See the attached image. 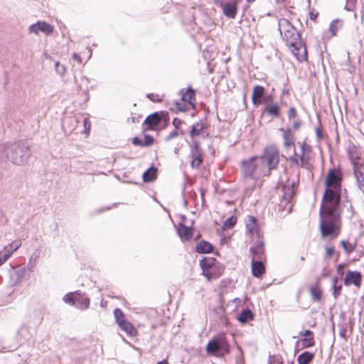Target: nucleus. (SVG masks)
I'll return each mask as SVG.
<instances>
[{"label":"nucleus","mask_w":364,"mask_h":364,"mask_svg":"<svg viewBox=\"0 0 364 364\" xmlns=\"http://www.w3.org/2000/svg\"><path fill=\"white\" fill-rule=\"evenodd\" d=\"M301 122L299 120L294 121L293 122V129L297 130L300 128Z\"/></svg>","instance_id":"69168bd1"},{"label":"nucleus","mask_w":364,"mask_h":364,"mask_svg":"<svg viewBox=\"0 0 364 364\" xmlns=\"http://www.w3.org/2000/svg\"><path fill=\"white\" fill-rule=\"evenodd\" d=\"M343 26V21L338 18L334 19L331 21L329 26V31L332 36H336L338 32V29L341 28Z\"/></svg>","instance_id":"e433bc0d"},{"label":"nucleus","mask_w":364,"mask_h":364,"mask_svg":"<svg viewBox=\"0 0 364 364\" xmlns=\"http://www.w3.org/2000/svg\"><path fill=\"white\" fill-rule=\"evenodd\" d=\"M301 153H304V156L306 151H311V146H306V143L304 142L301 145Z\"/></svg>","instance_id":"e2e57ef3"},{"label":"nucleus","mask_w":364,"mask_h":364,"mask_svg":"<svg viewBox=\"0 0 364 364\" xmlns=\"http://www.w3.org/2000/svg\"><path fill=\"white\" fill-rule=\"evenodd\" d=\"M287 115L289 119H294L297 115L296 108L291 107L288 110Z\"/></svg>","instance_id":"4d7b16f0"},{"label":"nucleus","mask_w":364,"mask_h":364,"mask_svg":"<svg viewBox=\"0 0 364 364\" xmlns=\"http://www.w3.org/2000/svg\"><path fill=\"white\" fill-rule=\"evenodd\" d=\"M190 156L191 168H198L203 161V150L198 140H193V143L191 145Z\"/></svg>","instance_id":"9b49d317"},{"label":"nucleus","mask_w":364,"mask_h":364,"mask_svg":"<svg viewBox=\"0 0 364 364\" xmlns=\"http://www.w3.org/2000/svg\"><path fill=\"white\" fill-rule=\"evenodd\" d=\"M10 247L11 249V251H10L11 253L16 250L21 245V243L18 241L14 242L13 243L10 244Z\"/></svg>","instance_id":"0e129e2a"},{"label":"nucleus","mask_w":364,"mask_h":364,"mask_svg":"<svg viewBox=\"0 0 364 364\" xmlns=\"http://www.w3.org/2000/svg\"><path fill=\"white\" fill-rule=\"evenodd\" d=\"M215 262V257H203L199 262L200 267L202 269V274L205 277L209 275V271L211 269L212 266Z\"/></svg>","instance_id":"b1692460"},{"label":"nucleus","mask_w":364,"mask_h":364,"mask_svg":"<svg viewBox=\"0 0 364 364\" xmlns=\"http://www.w3.org/2000/svg\"><path fill=\"white\" fill-rule=\"evenodd\" d=\"M237 4L233 3L220 6L223 10V14L228 18H234L237 12Z\"/></svg>","instance_id":"a878e982"},{"label":"nucleus","mask_w":364,"mask_h":364,"mask_svg":"<svg viewBox=\"0 0 364 364\" xmlns=\"http://www.w3.org/2000/svg\"><path fill=\"white\" fill-rule=\"evenodd\" d=\"M343 173L339 168H331L325 179V191L321 203L341 205L342 203L341 182Z\"/></svg>","instance_id":"7ed1b4c3"},{"label":"nucleus","mask_w":364,"mask_h":364,"mask_svg":"<svg viewBox=\"0 0 364 364\" xmlns=\"http://www.w3.org/2000/svg\"><path fill=\"white\" fill-rule=\"evenodd\" d=\"M300 166L306 169H310L312 166L309 162V156L306 154L304 156V153L300 155Z\"/></svg>","instance_id":"58836bf2"},{"label":"nucleus","mask_w":364,"mask_h":364,"mask_svg":"<svg viewBox=\"0 0 364 364\" xmlns=\"http://www.w3.org/2000/svg\"><path fill=\"white\" fill-rule=\"evenodd\" d=\"M245 228L246 232L252 236L256 235L257 237H260V231L257 225V220L255 217L252 215L247 216L245 219Z\"/></svg>","instance_id":"dca6fc26"},{"label":"nucleus","mask_w":364,"mask_h":364,"mask_svg":"<svg viewBox=\"0 0 364 364\" xmlns=\"http://www.w3.org/2000/svg\"><path fill=\"white\" fill-rule=\"evenodd\" d=\"M154 138L149 134H145L144 139H143V144L144 147H149L154 144Z\"/></svg>","instance_id":"37998d69"},{"label":"nucleus","mask_w":364,"mask_h":364,"mask_svg":"<svg viewBox=\"0 0 364 364\" xmlns=\"http://www.w3.org/2000/svg\"><path fill=\"white\" fill-rule=\"evenodd\" d=\"M183 122L179 118L175 117L172 121V124L174 126L176 129H178L179 127L182 124Z\"/></svg>","instance_id":"052dcab7"},{"label":"nucleus","mask_w":364,"mask_h":364,"mask_svg":"<svg viewBox=\"0 0 364 364\" xmlns=\"http://www.w3.org/2000/svg\"><path fill=\"white\" fill-rule=\"evenodd\" d=\"M206 126L204 123L202 122L201 120L193 124L191 126V129L190 130V136L191 137V142L193 143V140H198L196 136H204V132L206 129Z\"/></svg>","instance_id":"6ab92c4d"},{"label":"nucleus","mask_w":364,"mask_h":364,"mask_svg":"<svg viewBox=\"0 0 364 364\" xmlns=\"http://www.w3.org/2000/svg\"><path fill=\"white\" fill-rule=\"evenodd\" d=\"M36 316L35 318L34 323L36 325H39L41 323V322L43 319V313L42 312V311L41 309L36 310Z\"/></svg>","instance_id":"8fccbe9b"},{"label":"nucleus","mask_w":364,"mask_h":364,"mask_svg":"<svg viewBox=\"0 0 364 364\" xmlns=\"http://www.w3.org/2000/svg\"><path fill=\"white\" fill-rule=\"evenodd\" d=\"M179 135V132L177 129L170 132L169 134L166 137V141H170L173 138L177 137Z\"/></svg>","instance_id":"13d9d810"},{"label":"nucleus","mask_w":364,"mask_h":364,"mask_svg":"<svg viewBox=\"0 0 364 364\" xmlns=\"http://www.w3.org/2000/svg\"><path fill=\"white\" fill-rule=\"evenodd\" d=\"M240 0H215V4L219 6H223L229 4L238 3Z\"/></svg>","instance_id":"864d4df0"},{"label":"nucleus","mask_w":364,"mask_h":364,"mask_svg":"<svg viewBox=\"0 0 364 364\" xmlns=\"http://www.w3.org/2000/svg\"><path fill=\"white\" fill-rule=\"evenodd\" d=\"M345 267H346V264H344V263H341V264H338L337 267V272L338 274L341 275V277H342L345 273Z\"/></svg>","instance_id":"680f3d73"},{"label":"nucleus","mask_w":364,"mask_h":364,"mask_svg":"<svg viewBox=\"0 0 364 364\" xmlns=\"http://www.w3.org/2000/svg\"><path fill=\"white\" fill-rule=\"evenodd\" d=\"M30 33L38 34L39 31L50 35L53 32V27L46 21H38L28 27Z\"/></svg>","instance_id":"4468645a"},{"label":"nucleus","mask_w":364,"mask_h":364,"mask_svg":"<svg viewBox=\"0 0 364 364\" xmlns=\"http://www.w3.org/2000/svg\"><path fill=\"white\" fill-rule=\"evenodd\" d=\"M31 155L30 144L26 140L0 145L1 161H9L15 165L21 166L27 163Z\"/></svg>","instance_id":"f03ea898"},{"label":"nucleus","mask_w":364,"mask_h":364,"mask_svg":"<svg viewBox=\"0 0 364 364\" xmlns=\"http://www.w3.org/2000/svg\"><path fill=\"white\" fill-rule=\"evenodd\" d=\"M266 92L265 88L262 85H257L253 87L251 100L254 106L261 105V100Z\"/></svg>","instance_id":"a211bd4d"},{"label":"nucleus","mask_w":364,"mask_h":364,"mask_svg":"<svg viewBox=\"0 0 364 364\" xmlns=\"http://www.w3.org/2000/svg\"><path fill=\"white\" fill-rule=\"evenodd\" d=\"M118 325L122 330L127 333V335L130 336H134L136 335L137 331L135 327L127 320L120 321Z\"/></svg>","instance_id":"c756f323"},{"label":"nucleus","mask_w":364,"mask_h":364,"mask_svg":"<svg viewBox=\"0 0 364 364\" xmlns=\"http://www.w3.org/2000/svg\"><path fill=\"white\" fill-rule=\"evenodd\" d=\"M309 290L312 300L316 302L321 301L322 297L321 289L316 285L311 287Z\"/></svg>","instance_id":"f704fd0d"},{"label":"nucleus","mask_w":364,"mask_h":364,"mask_svg":"<svg viewBox=\"0 0 364 364\" xmlns=\"http://www.w3.org/2000/svg\"><path fill=\"white\" fill-rule=\"evenodd\" d=\"M281 131L283 132V139H284V145L286 148H289L291 146H294V136L291 132L290 128H287L286 129H281Z\"/></svg>","instance_id":"c85d7f7f"},{"label":"nucleus","mask_w":364,"mask_h":364,"mask_svg":"<svg viewBox=\"0 0 364 364\" xmlns=\"http://www.w3.org/2000/svg\"><path fill=\"white\" fill-rule=\"evenodd\" d=\"M236 217H235L234 215H231L224 221L222 228L223 230L231 229L236 224Z\"/></svg>","instance_id":"4c0bfd02"},{"label":"nucleus","mask_w":364,"mask_h":364,"mask_svg":"<svg viewBox=\"0 0 364 364\" xmlns=\"http://www.w3.org/2000/svg\"><path fill=\"white\" fill-rule=\"evenodd\" d=\"M356 0H346L344 9L348 11H352L355 7Z\"/></svg>","instance_id":"de8ad7c7"},{"label":"nucleus","mask_w":364,"mask_h":364,"mask_svg":"<svg viewBox=\"0 0 364 364\" xmlns=\"http://www.w3.org/2000/svg\"><path fill=\"white\" fill-rule=\"evenodd\" d=\"M224 269L225 266L215 259V262L212 266L211 269L209 271V275L205 277L208 281H210L213 279L219 278L223 274Z\"/></svg>","instance_id":"5701e85b"},{"label":"nucleus","mask_w":364,"mask_h":364,"mask_svg":"<svg viewBox=\"0 0 364 364\" xmlns=\"http://www.w3.org/2000/svg\"><path fill=\"white\" fill-rule=\"evenodd\" d=\"M318 16V12L314 13V11H311L309 13V18L312 21H315L317 18Z\"/></svg>","instance_id":"338daca9"},{"label":"nucleus","mask_w":364,"mask_h":364,"mask_svg":"<svg viewBox=\"0 0 364 364\" xmlns=\"http://www.w3.org/2000/svg\"><path fill=\"white\" fill-rule=\"evenodd\" d=\"M334 254H336L334 247L332 246V247H326V256H325L326 259L332 257Z\"/></svg>","instance_id":"6e6d98bb"},{"label":"nucleus","mask_w":364,"mask_h":364,"mask_svg":"<svg viewBox=\"0 0 364 364\" xmlns=\"http://www.w3.org/2000/svg\"><path fill=\"white\" fill-rule=\"evenodd\" d=\"M338 282H339V279L338 277H334L333 278L332 289H333V296L335 299H337L338 297L340 296L341 291L343 288L342 284H338Z\"/></svg>","instance_id":"c9c22d12"},{"label":"nucleus","mask_w":364,"mask_h":364,"mask_svg":"<svg viewBox=\"0 0 364 364\" xmlns=\"http://www.w3.org/2000/svg\"><path fill=\"white\" fill-rule=\"evenodd\" d=\"M273 95L266 92L261 100V104H264L265 106H267V105L273 103Z\"/></svg>","instance_id":"a18cd8bd"},{"label":"nucleus","mask_w":364,"mask_h":364,"mask_svg":"<svg viewBox=\"0 0 364 364\" xmlns=\"http://www.w3.org/2000/svg\"><path fill=\"white\" fill-rule=\"evenodd\" d=\"M132 143L135 146L144 147L143 139L139 136H134L132 140Z\"/></svg>","instance_id":"5fc2aeb1"},{"label":"nucleus","mask_w":364,"mask_h":364,"mask_svg":"<svg viewBox=\"0 0 364 364\" xmlns=\"http://www.w3.org/2000/svg\"><path fill=\"white\" fill-rule=\"evenodd\" d=\"M293 28H294V27L288 20L282 18L279 21V30L281 35L285 34L291 30H293Z\"/></svg>","instance_id":"72a5a7b5"},{"label":"nucleus","mask_w":364,"mask_h":364,"mask_svg":"<svg viewBox=\"0 0 364 364\" xmlns=\"http://www.w3.org/2000/svg\"><path fill=\"white\" fill-rule=\"evenodd\" d=\"M84 132L87 134L90 133L91 128V122L87 118L83 119Z\"/></svg>","instance_id":"603ef678"},{"label":"nucleus","mask_w":364,"mask_h":364,"mask_svg":"<svg viewBox=\"0 0 364 364\" xmlns=\"http://www.w3.org/2000/svg\"><path fill=\"white\" fill-rule=\"evenodd\" d=\"M55 69L58 74L60 76H63L65 73V67L63 65L60 64L59 62H56L55 64Z\"/></svg>","instance_id":"49530a36"},{"label":"nucleus","mask_w":364,"mask_h":364,"mask_svg":"<svg viewBox=\"0 0 364 364\" xmlns=\"http://www.w3.org/2000/svg\"><path fill=\"white\" fill-rule=\"evenodd\" d=\"M353 165L358 188L364 193V162L353 161Z\"/></svg>","instance_id":"f8f14e48"},{"label":"nucleus","mask_w":364,"mask_h":364,"mask_svg":"<svg viewBox=\"0 0 364 364\" xmlns=\"http://www.w3.org/2000/svg\"><path fill=\"white\" fill-rule=\"evenodd\" d=\"M318 122L319 125L315 129V132L317 139L321 140L324 138V134L322 131L321 122L319 116H318Z\"/></svg>","instance_id":"79ce46f5"},{"label":"nucleus","mask_w":364,"mask_h":364,"mask_svg":"<svg viewBox=\"0 0 364 364\" xmlns=\"http://www.w3.org/2000/svg\"><path fill=\"white\" fill-rule=\"evenodd\" d=\"M299 336H302L301 341L302 342L301 348H307L314 346V333L309 329H306L299 333Z\"/></svg>","instance_id":"412c9836"},{"label":"nucleus","mask_w":364,"mask_h":364,"mask_svg":"<svg viewBox=\"0 0 364 364\" xmlns=\"http://www.w3.org/2000/svg\"><path fill=\"white\" fill-rule=\"evenodd\" d=\"M314 353L310 351H304L299 355L297 362L299 364H309L314 358Z\"/></svg>","instance_id":"473e14b6"},{"label":"nucleus","mask_w":364,"mask_h":364,"mask_svg":"<svg viewBox=\"0 0 364 364\" xmlns=\"http://www.w3.org/2000/svg\"><path fill=\"white\" fill-rule=\"evenodd\" d=\"M181 95V100L183 102H188L189 105L195 108L196 106V90L192 88L191 86H188L187 90L185 91L184 89L180 90Z\"/></svg>","instance_id":"f3484780"},{"label":"nucleus","mask_w":364,"mask_h":364,"mask_svg":"<svg viewBox=\"0 0 364 364\" xmlns=\"http://www.w3.org/2000/svg\"><path fill=\"white\" fill-rule=\"evenodd\" d=\"M289 159L293 164L297 166H300V157H297V154L296 152L295 148L294 149V155L289 156Z\"/></svg>","instance_id":"09e8293b"},{"label":"nucleus","mask_w":364,"mask_h":364,"mask_svg":"<svg viewBox=\"0 0 364 364\" xmlns=\"http://www.w3.org/2000/svg\"><path fill=\"white\" fill-rule=\"evenodd\" d=\"M205 350L209 355L221 358L229 353L230 345L225 336H218L209 341Z\"/></svg>","instance_id":"423d86ee"},{"label":"nucleus","mask_w":364,"mask_h":364,"mask_svg":"<svg viewBox=\"0 0 364 364\" xmlns=\"http://www.w3.org/2000/svg\"><path fill=\"white\" fill-rule=\"evenodd\" d=\"M73 58L77 61L80 64L82 63V58L80 57V55L77 53H73Z\"/></svg>","instance_id":"774afa93"},{"label":"nucleus","mask_w":364,"mask_h":364,"mask_svg":"<svg viewBox=\"0 0 364 364\" xmlns=\"http://www.w3.org/2000/svg\"><path fill=\"white\" fill-rule=\"evenodd\" d=\"M16 279V282H21V280L23 279V277L25 275V269H17L14 273Z\"/></svg>","instance_id":"3c124183"},{"label":"nucleus","mask_w":364,"mask_h":364,"mask_svg":"<svg viewBox=\"0 0 364 364\" xmlns=\"http://www.w3.org/2000/svg\"><path fill=\"white\" fill-rule=\"evenodd\" d=\"M157 176V168L152 166L149 167L142 175L144 182L150 183L156 178Z\"/></svg>","instance_id":"7c9ffc66"},{"label":"nucleus","mask_w":364,"mask_h":364,"mask_svg":"<svg viewBox=\"0 0 364 364\" xmlns=\"http://www.w3.org/2000/svg\"><path fill=\"white\" fill-rule=\"evenodd\" d=\"M263 113H266L272 118L279 119L281 117V107L277 103L267 105L264 107Z\"/></svg>","instance_id":"393cba45"},{"label":"nucleus","mask_w":364,"mask_h":364,"mask_svg":"<svg viewBox=\"0 0 364 364\" xmlns=\"http://www.w3.org/2000/svg\"><path fill=\"white\" fill-rule=\"evenodd\" d=\"M258 160L259 156H255L247 160L242 161L240 169L241 173L245 178H249L254 180L259 178V176L255 173L257 166L256 161Z\"/></svg>","instance_id":"9d476101"},{"label":"nucleus","mask_w":364,"mask_h":364,"mask_svg":"<svg viewBox=\"0 0 364 364\" xmlns=\"http://www.w3.org/2000/svg\"><path fill=\"white\" fill-rule=\"evenodd\" d=\"M259 160L262 164H266L268 168L267 176L272 170H274L279 162V151L274 145L267 146L263 151V154L259 157Z\"/></svg>","instance_id":"6e6552de"},{"label":"nucleus","mask_w":364,"mask_h":364,"mask_svg":"<svg viewBox=\"0 0 364 364\" xmlns=\"http://www.w3.org/2000/svg\"><path fill=\"white\" fill-rule=\"evenodd\" d=\"M341 205H325L321 203L319 210L320 231L323 237L335 239L340 233Z\"/></svg>","instance_id":"f257e3e1"},{"label":"nucleus","mask_w":364,"mask_h":364,"mask_svg":"<svg viewBox=\"0 0 364 364\" xmlns=\"http://www.w3.org/2000/svg\"><path fill=\"white\" fill-rule=\"evenodd\" d=\"M282 39L286 42L293 55L300 61L307 60V51L305 44L301 41L299 33L294 28L293 30L282 35Z\"/></svg>","instance_id":"20e7f679"},{"label":"nucleus","mask_w":364,"mask_h":364,"mask_svg":"<svg viewBox=\"0 0 364 364\" xmlns=\"http://www.w3.org/2000/svg\"><path fill=\"white\" fill-rule=\"evenodd\" d=\"M11 252L10 250H4L0 252V266L4 264L11 256Z\"/></svg>","instance_id":"c03bdc74"},{"label":"nucleus","mask_w":364,"mask_h":364,"mask_svg":"<svg viewBox=\"0 0 364 364\" xmlns=\"http://www.w3.org/2000/svg\"><path fill=\"white\" fill-rule=\"evenodd\" d=\"M177 233L182 241H188L193 237V229L188 227L183 222L178 223Z\"/></svg>","instance_id":"aec40b11"},{"label":"nucleus","mask_w":364,"mask_h":364,"mask_svg":"<svg viewBox=\"0 0 364 364\" xmlns=\"http://www.w3.org/2000/svg\"><path fill=\"white\" fill-rule=\"evenodd\" d=\"M252 259L265 260L264 242L262 240H257L250 249Z\"/></svg>","instance_id":"ddd939ff"},{"label":"nucleus","mask_w":364,"mask_h":364,"mask_svg":"<svg viewBox=\"0 0 364 364\" xmlns=\"http://www.w3.org/2000/svg\"><path fill=\"white\" fill-rule=\"evenodd\" d=\"M237 318L240 323L245 324L254 319V314L249 308H244L238 314Z\"/></svg>","instance_id":"cd10ccee"},{"label":"nucleus","mask_w":364,"mask_h":364,"mask_svg":"<svg viewBox=\"0 0 364 364\" xmlns=\"http://www.w3.org/2000/svg\"><path fill=\"white\" fill-rule=\"evenodd\" d=\"M340 243L347 254L353 252L355 249V245L350 244L346 240H341Z\"/></svg>","instance_id":"ea45409f"},{"label":"nucleus","mask_w":364,"mask_h":364,"mask_svg":"<svg viewBox=\"0 0 364 364\" xmlns=\"http://www.w3.org/2000/svg\"><path fill=\"white\" fill-rule=\"evenodd\" d=\"M169 123V115L167 111L155 112L149 114L143 123L144 130H161Z\"/></svg>","instance_id":"39448f33"},{"label":"nucleus","mask_w":364,"mask_h":364,"mask_svg":"<svg viewBox=\"0 0 364 364\" xmlns=\"http://www.w3.org/2000/svg\"><path fill=\"white\" fill-rule=\"evenodd\" d=\"M176 107L180 112H186L187 110L186 105L182 102H176Z\"/></svg>","instance_id":"bf43d9fd"},{"label":"nucleus","mask_w":364,"mask_h":364,"mask_svg":"<svg viewBox=\"0 0 364 364\" xmlns=\"http://www.w3.org/2000/svg\"><path fill=\"white\" fill-rule=\"evenodd\" d=\"M196 252L199 254H208L214 250V246L206 240H201L196 247Z\"/></svg>","instance_id":"bb28decb"},{"label":"nucleus","mask_w":364,"mask_h":364,"mask_svg":"<svg viewBox=\"0 0 364 364\" xmlns=\"http://www.w3.org/2000/svg\"><path fill=\"white\" fill-rule=\"evenodd\" d=\"M296 181H291L289 178L282 188V197L278 204V210H287V213H290L292 210L291 200L295 195Z\"/></svg>","instance_id":"0eeeda50"},{"label":"nucleus","mask_w":364,"mask_h":364,"mask_svg":"<svg viewBox=\"0 0 364 364\" xmlns=\"http://www.w3.org/2000/svg\"><path fill=\"white\" fill-rule=\"evenodd\" d=\"M362 282L361 273L358 271L348 270L346 274L343 282L346 286L354 284L357 287H360Z\"/></svg>","instance_id":"2eb2a0df"},{"label":"nucleus","mask_w":364,"mask_h":364,"mask_svg":"<svg viewBox=\"0 0 364 364\" xmlns=\"http://www.w3.org/2000/svg\"><path fill=\"white\" fill-rule=\"evenodd\" d=\"M114 318H115V320H116V322L117 323V324H119V322H120V321H126L127 320L124 317V314L123 311L120 309H118V308L115 309L114 311Z\"/></svg>","instance_id":"a19ab883"},{"label":"nucleus","mask_w":364,"mask_h":364,"mask_svg":"<svg viewBox=\"0 0 364 364\" xmlns=\"http://www.w3.org/2000/svg\"><path fill=\"white\" fill-rule=\"evenodd\" d=\"M63 301L70 306H75L80 310H85L89 308L90 304V298L85 293L80 291L68 292L64 295Z\"/></svg>","instance_id":"1a4fd4ad"},{"label":"nucleus","mask_w":364,"mask_h":364,"mask_svg":"<svg viewBox=\"0 0 364 364\" xmlns=\"http://www.w3.org/2000/svg\"><path fill=\"white\" fill-rule=\"evenodd\" d=\"M264 260L252 259L251 269L252 275L255 277H261L265 272Z\"/></svg>","instance_id":"4be33fe9"},{"label":"nucleus","mask_w":364,"mask_h":364,"mask_svg":"<svg viewBox=\"0 0 364 364\" xmlns=\"http://www.w3.org/2000/svg\"><path fill=\"white\" fill-rule=\"evenodd\" d=\"M17 339L27 341L31 338L30 328L27 325H22L16 333Z\"/></svg>","instance_id":"2f4dec72"}]
</instances>
